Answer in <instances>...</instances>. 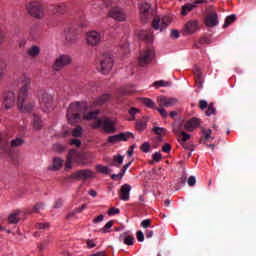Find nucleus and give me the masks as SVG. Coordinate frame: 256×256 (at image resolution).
Here are the masks:
<instances>
[{
    "label": "nucleus",
    "instance_id": "1",
    "mask_svg": "<svg viewBox=\"0 0 256 256\" xmlns=\"http://www.w3.org/2000/svg\"><path fill=\"white\" fill-rule=\"evenodd\" d=\"M21 87L18 90V94L13 91H8L4 94L3 105L5 109H11L17 103L18 109L22 113H31L35 103H27L29 97V89L31 88V78L28 76H23L20 78Z\"/></svg>",
    "mask_w": 256,
    "mask_h": 256
},
{
    "label": "nucleus",
    "instance_id": "2",
    "mask_svg": "<svg viewBox=\"0 0 256 256\" xmlns=\"http://www.w3.org/2000/svg\"><path fill=\"white\" fill-rule=\"evenodd\" d=\"M83 107H86V105L81 102H74L70 104L67 112V119L71 125H74V123H80L81 115H79V113L83 111Z\"/></svg>",
    "mask_w": 256,
    "mask_h": 256
},
{
    "label": "nucleus",
    "instance_id": "3",
    "mask_svg": "<svg viewBox=\"0 0 256 256\" xmlns=\"http://www.w3.org/2000/svg\"><path fill=\"white\" fill-rule=\"evenodd\" d=\"M157 103L159 105V107L157 108V111H158V113H160L161 117H163L165 119L169 116V114L167 113V110H165V108H163V107H175V105H177V103H179V100L177 98H169L167 96H160L157 99Z\"/></svg>",
    "mask_w": 256,
    "mask_h": 256
},
{
    "label": "nucleus",
    "instance_id": "4",
    "mask_svg": "<svg viewBox=\"0 0 256 256\" xmlns=\"http://www.w3.org/2000/svg\"><path fill=\"white\" fill-rule=\"evenodd\" d=\"M116 121L111 119V118H104V119H99L96 118V122L92 124L93 129H103L105 133H115V130L117 129Z\"/></svg>",
    "mask_w": 256,
    "mask_h": 256
},
{
    "label": "nucleus",
    "instance_id": "5",
    "mask_svg": "<svg viewBox=\"0 0 256 256\" xmlns=\"http://www.w3.org/2000/svg\"><path fill=\"white\" fill-rule=\"evenodd\" d=\"M153 59H155V50L153 47H147L142 50L138 56V65L140 67H148L153 63Z\"/></svg>",
    "mask_w": 256,
    "mask_h": 256
},
{
    "label": "nucleus",
    "instance_id": "6",
    "mask_svg": "<svg viewBox=\"0 0 256 256\" xmlns=\"http://www.w3.org/2000/svg\"><path fill=\"white\" fill-rule=\"evenodd\" d=\"M173 21V18L170 16H156L154 17L152 21V28L155 31H163L164 29H167L169 25H171V22Z\"/></svg>",
    "mask_w": 256,
    "mask_h": 256
},
{
    "label": "nucleus",
    "instance_id": "7",
    "mask_svg": "<svg viewBox=\"0 0 256 256\" xmlns=\"http://www.w3.org/2000/svg\"><path fill=\"white\" fill-rule=\"evenodd\" d=\"M173 131L176 133V137L183 149H186L187 151H195V146L193 143H187V141L191 139V134H187L185 131H177L175 128Z\"/></svg>",
    "mask_w": 256,
    "mask_h": 256
},
{
    "label": "nucleus",
    "instance_id": "8",
    "mask_svg": "<svg viewBox=\"0 0 256 256\" xmlns=\"http://www.w3.org/2000/svg\"><path fill=\"white\" fill-rule=\"evenodd\" d=\"M72 61L73 59H71V56L61 54L56 58L52 66V71H54V73H59V71H63V69L67 67V65H71Z\"/></svg>",
    "mask_w": 256,
    "mask_h": 256
},
{
    "label": "nucleus",
    "instance_id": "9",
    "mask_svg": "<svg viewBox=\"0 0 256 256\" xmlns=\"http://www.w3.org/2000/svg\"><path fill=\"white\" fill-rule=\"evenodd\" d=\"M27 10L31 17L35 19H43L45 17V9L43 8V4L39 2H31L27 6Z\"/></svg>",
    "mask_w": 256,
    "mask_h": 256
},
{
    "label": "nucleus",
    "instance_id": "10",
    "mask_svg": "<svg viewBox=\"0 0 256 256\" xmlns=\"http://www.w3.org/2000/svg\"><path fill=\"white\" fill-rule=\"evenodd\" d=\"M151 4L149 2H141L139 4L141 23L146 24L151 19Z\"/></svg>",
    "mask_w": 256,
    "mask_h": 256
},
{
    "label": "nucleus",
    "instance_id": "11",
    "mask_svg": "<svg viewBox=\"0 0 256 256\" xmlns=\"http://www.w3.org/2000/svg\"><path fill=\"white\" fill-rule=\"evenodd\" d=\"M100 67L104 75L109 73V71L113 69V57L110 54L102 55L100 59Z\"/></svg>",
    "mask_w": 256,
    "mask_h": 256
},
{
    "label": "nucleus",
    "instance_id": "12",
    "mask_svg": "<svg viewBox=\"0 0 256 256\" xmlns=\"http://www.w3.org/2000/svg\"><path fill=\"white\" fill-rule=\"evenodd\" d=\"M95 177V172L89 170V169H84V170H78L74 172L71 176L70 179H93Z\"/></svg>",
    "mask_w": 256,
    "mask_h": 256
},
{
    "label": "nucleus",
    "instance_id": "13",
    "mask_svg": "<svg viewBox=\"0 0 256 256\" xmlns=\"http://www.w3.org/2000/svg\"><path fill=\"white\" fill-rule=\"evenodd\" d=\"M79 157H81V153L77 152V150H70L67 155V160L65 163V169H73V161L74 163H79Z\"/></svg>",
    "mask_w": 256,
    "mask_h": 256
},
{
    "label": "nucleus",
    "instance_id": "14",
    "mask_svg": "<svg viewBox=\"0 0 256 256\" xmlns=\"http://www.w3.org/2000/svg\"><path fill=\"white\" fill-rule=\"evenodd\" d=\"M197 31H199V21L197 20L188 21L183 28L184 35H193Z\"/></svg>",
    "mask_w": 256,
    "mask_h": 256
},
{
    "label": "nucleus",
    "instance_id": "15",
    "mask_svg": "<svg viewBox=\"0 0 256 256\" xmlns=\"http://www.w3.org/2000/svg\"><path fill=\"white\" fill-rule=\"evenodd\" d=\"M86 41L88 45L95 47L101 43V34L97 31H90L87 33Z\"/></svg>",
    "mask_w": 256,
    "mask_h": 256
},
{
    "label": "nucleus",
    "instance_id": "16",
    "mask_svg": "<svg viewBox=\"0 0 256 256\" xmlns=\"http://www.w3.org/2000/svg\"><path fill=\"white\" fill-rule=\"evenodd\" d=\"M203 3H207V0H196L193 3L183 5L181 15H187V13H191L193 9H197V7H199V5H203Z\"/></svg>",
    "mask_w": 256,
    "mask_h": 256
},
{
    "label": "nucleus",
    "instance_id": "17",
    "mask_svg": "<svg viewBox=\"0 0 256 256\" xmlns=\"http://www.w3.org/2000/svg\"><path fill=\"white\" fill-rule=\"evenodd\" d=\"M108 15L109 17H111V19H114L115 21H118V22H123V21H126L127 19V14H125V12L117 8H113L112 10H110Z\"/></svg>",
    "mask_w": 256,
    "mask_h": 256
},
{
    "label": "nucleus",
    "instance_id": "18",
    "mask_svg": "<svg viewBox=\"0 0 256 256\" xmlns=\"http://www.w3.org/2000/svg\"><path fill=\"white\" fill-rule=\"evenodd\" d=\"M204 23L206 27H217V25H219V16L217 15V12L209 13L206 16Z\"/></svg>",
    "mask_w": 256,
    "mask_h": 256
},
{
    "label": "nucleus",
    "instance_id": "19",
    "mask_svg": "<svg viewBox=\"0 0 256 256\" xmlns=\"http://www.w3.org/2000/svg\"><path fill=\"white\" fill-rule=\"evenodd\" d=\"M131 195V185L124 184L120 188V199L121 201H129V197Z\"/></svg>",
    "mask_w": 256,
    "mask_h": 256
},
{
    "label": "nucleus",
    "instance_id": "20",
    "mask_svg": "<svg viewBox=\"0 0 256 256\" xmlns=\"http://www.w3.org/2000/svg\"><path fill=\"white\" fill-rule=\"evenodd\" d=\"M109 101H111V94L104 93L101 96L96 97L93 103L97 107H101V105H105L106 103H109Z\"/></svg>",
    "mask_w": 256,
    "mask_h": 256
},
{
    "label": "nucleus",
    "instance_id": "21",
    "mask_svg": "<svg viewBox=\"0 0 256 256\" xmlns=\"http://www.w3.org/2000/svg\"><path fill=\"white\" fill-rule=\"evenodd\" d=\"M39 103L42 107H49L53 103V97L48 93L43 92L39 97Z\"/></svg>",
    "mask_w": 256,
    "mask_h": 256
},
{
    "label": "nucleus",
    "instance_id": "22",
    "mask_svg": "<svg viewBox=\"0 0 256 256\" xmlns=\"http://www.w3.org/2000/svg\"><path fill=\"white\" fill-rule=\"evenodd\" d=\"M199 125H200L199 119L192 118L185 123L184 129H186V131L192 132V131H195V129H197Z\"/></svg>",
    "mask_w": 256,
    "mask_h": 256
},
{
    "label": "nucleus",
    "instance_id": "23",
    "mask_svg": "<svg viewBox=\"0 0 256 256\" xmlns=\"http://www.w3.org/2000/svg\"><path fill=\"white\" fill-rule=\"evenodd\" d=\"M119 241L124 243V245H134L135 238L133 236L127 234V232H124L123 234H121L119 236Z\"/></svg>",
    "mask_w": 256,
    "mask_h": 256
},
{
    "label": "nucleus",
    "instance_id": "24",
    "mask_svg": "<svg viewBox=\"0 0 256 256\" xmlns=\"http://www.w3.org/2000/svg\"><path fill=\"white\" fill-rule=\"evenodd\" d=\"M147 123H149V119H147V117H142L140 120L136 121V129L140 133H143V131L147 129Z\"/></svg>",
    "mask_w": 256,
    "mask_h": 256
},
{
    "label": "nucleus",
    "instance_id": "25",
    "mask_svg": "<svg viewBox=\"0 0 256 256\" xmlns=\"http://www.w3.org/2000/svg\"><path fill=\"white\" fill-rule=\"evenodd\" d=\"M41 53V48L37 45H33L27 50L28 57H37Z\"/></svg>",
    "mask_w": 256,
    "mask_h": 256
},
{
    "label": "nucleus",
    "instance_id": "26",
    "mask_svg": "<svg viewBox=\"0 0 256 256\" xmlns=\"http://www.w3.org/2000/svg\"><path fill=\"white\" fill-rule=\"evenodd\" d=\"M63 159L61 158H54L53 160V164H52V169L54 171H59V169H61V167H63Z\"/></svg>",
    "mask_w": 256,
    "mask_h": 256
},
{
    "label": "nucleus",
    "instance_id": "27",
    "mask_svg": "<svg viewBox=\"0 0 256 256\" xmlns=\"http://www.w3.org/2000/svg\"><path fill=\"white\" fill-rule=\"evenodd\" d=\"M19 221V212L12 213L8 217V223H10L11 225H17Z\"/></svg>",
    "mask_w": 256,
    "mask_h": 256
},
{
    "label": "nucleus",
    "instance_id": "28",
    "mask_svg": "<svg viewBox=\"0 0 256 256\" xmlns=\"http://www.w3.org/2000/svg\"><path fill=\"white\" fill-rule=\"evenodd\" d=\"M95 169L98 173H102L103 175H109V173H111V170L108 166L98 164L95 166Z\"/></svg>",
    "mask_w": 256,
    "mask_h": 256
},
{
    "label": "nucleus",
    "instance_id": "29",
    "mask_svg": "<svg viewBox=\"0 0 256 256\" xmlns=\"http://www.w3.org/2000/svg\"><path fill=\"white\" fill-rule=\"evenodd\" d=\"M66 11H67V6H65V4H58L53 9V12L58 13V15H63Z\"/></svg>",
    "mask_w": 256,
    "mask_h": 256
},
{
    "label": "nucleus",
    "instance_id": "30",
    "mask_svg": "<svg viewBox=\"0 0 256 256\" xmlns=\"http://www.w3.org/2000/svg\"><path fill=\"white\" fill-rule=\"evenodd\" d=\"M235 21H237V16L235 14L227 16L223 25L224 29H227V27H229V25H231L232 23H235Z\"/></svg>",
    "mask_w": 256,
    "mask_h": 256
},
{
    "label": "nucleus",
    "instance_id": "31",
    "mask_svg": "<svg viewBox=\"0 0 256 256\" xmlns=\"http://www.w3.org/2000/svg\"><path fill=\"white\" fill-rule=\"evenodd\" d=\"M118 136L120 137V141H129L131 138L135 139V135H133L131 132L120 133Z\"/></svg>",
    "mask_w": 256,
    "mask_h": 256
},
{
    "label": "nucleus",
    "instance_id": "32",
    "mask_svg": "<svg viewBox=\"0 0 256 256\" xmlns=\"http://www.w3.org/2000/svg\"><path fill=\"white\" fill-rule=\"evenodd\" d=\"M128 113L130 115V118L128 119V121H135L136 117L135 115L141 113V110L135 108V107H131L129 110H128Z\"/></svg>",
    "mask_w": 256,
    "mask_h": 256
},
{
    "label": "nucleus",
    "instance_id": "33",
    "mask_svg": "<svg viewBox=\"0 0 256 256\" xmlns=\"http://www.w3.org/2000/svg\"><path fill=\"white\" fill-rule=\"evenodd\" d=\"M87 209V204H83L81 207H78L72 211V213H69L67 217H73L74 215H77V213H83Z\"/></svg>",
    "mask_w": 256,
    "mask_h": 256
},
{
    "label": "nucleus",
    "instance_id": "34",
    "mask_svg": "<svg viewBox=\"0 0 256 256\" xmlns=\"http://www.w3.org/2000/svg\"><path fill=\"white\" fill-rule=\"evenodd\" d=\"M97 115H99V111L88 112L83 116V119H86V121H91L93 119H97Z\"/></svg>",
    "mask_w": 256,
    "mask_h": 256
},
{
    "label": "nucleus",
    "instance_id": "35",
    "mask_svg": "<svg viewBox=\"0 0 256 256\" xmlns=\"http://www.w3.org/2000/svg\"><path fill=\"white\" fill-rule=\"evenodd\" d=\"M114 163L112 164L114 167H121L124 158L121 155H115L113 158Z\"/></svg>",
    "mask_w": 256,
    "mask_h": 256
},
{
    "label": "nucleus",
    "instance_id": "36",
    "mask_svg": "<svg viewBox=\"0 0 256 256\" xmlns=\"http://www.w3.org/2000/svg\"><path fill=\"white\" fill-rule=\"evenodd\" d=\"M143 103L149 109H156V111H157V107L155 106V102L153 100H151L150 98H144Z\"/></svg>",
    "mask_w": 256,
    "mask_h": 256
},
{
    "label": "nucleus",
    "instance_id": "37",
    "mask_svg": "<svg viewBox=\"0 0 256 256\" xmlns=\"http://www.w3.org/2000/svg\"><path fill=\"white\" fill-rule=\"evenodd\" d=\"M217 113V109H215V105L210 103L208 105V109L206 110V116L211 117V115H215Z\"/></svg>",
    "mask_w": 256,
    "mask_h": 256
},
{
    "label": "nucleus",
    "instance_id": "38",
    "mask_svg": "<svg viewBox=\"0 0 256 256\" xmlns=\"http://www.w3.org/2000/svg\"><path fill=\"white\" fill-rule=\"evenodd\" d=\"M72 136L73 137H83V128L81 126H77L73 131H72Z\"/></svg>",
    "mask_w": 256,
    "mask_h": 256
},
{
    "label": "nucleus",
    "instance_id": "39",
    "mask_svg": "<svg viewBox=\"0 0 256 256\" xmlns=\"http://www.w3.org/2000/svg\"><path fill=\"white\" fill-rule=\"evenodd\" d=\"M152 85L153 87H169V85H171V82L160 80V81L154 82Z\"/></svg>",
    "mask_w": 256,
    "mask_h": 256
},
{
    "label": "nucleus",
    "instance_id": "40",
    "mask_svg": "<svg viewBox=\"0 0 256 256\" xmlns=\"http://www.w3.org/2000/svg\"><path fill=\"white\" fill-rule=\"evenodd\" d=\"M111 227H113V220L108 221L100 231L101 233H110L111 231L109 229Z\"/></svg>",
    "mask_w": 256,
    "mask_h": 256
},
{
    "label": "nucleus",
    "instance_id": "41",
    "mask_svg": "<svg viewBox=\"0 0 256 256\" xmlns=\"http://www.w3.org/2000/svg\"><path fill=\"white\" fill-rule=\"evenodd\" d=\"M24 143L25 141L23 139L16 138L11 141V147H21V145H23Z\"/></svg>",
    "mask_w": 256,
    "mask_h": 256
},
{
    "label": "nucleus",
    "instance_id": "42",
    "mask_svg": "<svg viewBox=\"0 0 256 256\" xmlns=\"http://www.w3.org/2000/svg\"><path fill=\"white\" fill-rule=\"evenodd\" d=\"M140 149L143 153H149V151H151V144L149 142H144Z\"/></svg>",
    "mask_w": 256,
    "mask_h": 256
},
{
    "label": "nucleus",
    "instance_id": "43",
    "mask_svg": "<svg viewBox=\"0 0 256 256\" xmlns=\"http://www.w3.org/2000/svg\"><path fill=\"white\" fill-rule=\"evenodd\" d=\"M33 127L36 131H39V129H41V127H43V122H41V119H39V118L34 119Z\"/></svg>",
    "mask_w": 256,
    "mask_h": 256
},
{
    "label": "nucleus",
    "instance_id": "44",
    "mask_svg": "<svg viewBox=\"0 0 256 256\" xmlns=\"http://www.w3.org/2000/svg\"><path fill=\"white\" fill-rule=\"evenodd\" d=\"M53 243V240L49 237L45 238L42 243H40V249H45L47 245H51Z\"/></svg>",
    "mask_w": 256,
    "mask_h": 256
},
{
    "label": "nucleus",
    "instance_id": "45",
    "mask_svg": "<svg viewBox=\"0 0 256 256\" xmlns=\"http://www.w3.org/2000/svg\"><path fill=\"white\" fill-rule=\"evenodd\" d=\"M119 142H121L119 134L112 135V136L108 137V143L114 144V143H119Z\"/></svg>",
    "mask_w": 256,
    "mask_h": 256
},
{
    "label": "nucleus",
    "instance_id": "46",
    "mask_svg": "<svg viewBox=\"0 0 256 256\" xmlns=\"http://www.w3.org/2000/svg\"><path fill=\"white\" fill-rule=\"evenodd\" d=\"M194 74L196 75V81H199V83H201V81H203V73H201V70L199 68H195Z\"/></svg>",
    "mask_w": 256,
    "mask_h": 256
},
{
    "label": "nucleus",
    "instance_id": "47",
    "mask_svg": "<svg viewBox=\"0 0 256 256\" xmlns=\"http://www.w3.org/2000/svg\"><path fill=\"white\" fill-rule=\"evenodd\" d=\"M211 133H213V131L211 129L208 130H204L203 134H204V139L206 141H209V139H211V141H213V139H215L214 137L211 136Z\"/></svg>",
    "mask_w": 256,
    "mask_h": 256
},
{
    "label": "nucleus",
    "instance_id": "48",
    "mask_svg": "<svg viewBox=\"0 0 256 256\" xmlns=\"http://www.w3.org/2000/svg\"><path fill=\"white\" fill-rule=\"evenodd\" d=\"M53 150L56 153H63V151H65V146L61 145V144H54L53 145Z\"/></svg>",
    "mask_w": 256,
    "mask_h": 256
},
{
    "label": "nucleus",
    "instance_id": "49",
    "mask_svg": "<svg viewBox=\"0 0 256 256\" xmlns=\"http://www.w3.org/2000/svg\"><path fill=\"white\" fill-rule=\"evenodd\" d=\"M129 167H131V162H128L123 166L122 170L120 171V179H123V177H125V173L127 172V169H129Z\"/></svg>",
    "mask_w": 256,
    "mask_h": 256
},
{
    "label": "nucleus",
    "instance_id": "50",
    "mask_svg": "<svg viewBox=\"0 0 256 256\" xmlns=\"http://www.w3.org/2000/svg\"><path fill=\"white\" fill-rule=\"evenodd\" d=\"M153 131L157 135H163V134L167 133V130L165 128H162V127H155V128H153Z\"/></svg>",
    "mask_w": 256,
    "mask_h": 256
},
{
    "label": "nucleus",
    "instance_id": "51",
    "mask_svg": "<svg viewBox=\"0 0 256 256\" xmlns=\"http://www.w3.org/2000/svg\"><path fill=\"white\" fill-rule=\"evenodd\" d=\"M121 213V210L119 208L112 207L108 210V215L113 216V215H119Z\"/></svg>",
    "mask_w": 256,
    "mask_h": 256
},
{
    "label": "nucleus",
    "instance_id": "52",
    "mask_svg": "<svg viewBox=\"0 0 256 256\" xmlns=\"http://www.w3.org/2000/svg\"><path fill=\"white\" fill-rule=\"evenodd\" d=\"M136 238H137V241H139L140 243H143V241H145V234H143L142 231H137Z\"/></svg>",
    "mask_w": 256,
    "mask_h": 256
},
{
    "label": "nucleus",
    "instance_id": "53",
    "mask_svg": "<svg viewBox=\"0 0 256 256\" xmlns=\"http://www.w3.org/2000/svg\"><path fill=\"white\" fill-rule=\"evenodd\" d=\"M36 229H49L50 225L49 223H36L35 225Z\"/></svg>",
    "mask_w": 256,
    "mask_h": 256
},
{
    "label": "nucleus",
    "instance_id": "54",
    "mask_svg": "<svg viewBox=\"0 0 256 256\" xmlns=\"http://www.w3.org/2000/svg\"><path fill=\"white\" fill-rule=\"evenodd\" d=\"M152 159L154 161H156L157 163H159V161H161V159H163V156L161 155L160 152H155L153 155H152Z\"/></svg>",
    "mask_w": 256,
    "mask_h": 256
},
{
    "label": "nucleus",
    "instance_id": "55",
    "mask_svg": "<svg viewBox=\"0 0 256 256\" xmlns=\"http://www.w3.org/2000/svg\"><path fill=\"white\" fill-rule=\"evenodd\" d=\"M199 107L203 111L209 107V103L206 100H200L199 101Z\"/></svg>",
    "mask_w": 256,
    "mask_h": 256
},
{
    "label": "nucleus",
    "instance_id": "56",
    "mask_svg": "<svg viewBox=\"0 0 256 256\" xmlns=\"http://www.w3.org/2000/svg\"><path fill=\"white\" fill-rule=\"evenodd\" d=\"M104 219L105 216L103 214H100L99 216L92 220V223H94V225H97V223H101V221H103Z\"/></svg>",
    "mask_w": 256,
    "mask_h": 256
},
{
    "label": "nucleus",
    "instance_id": "57",
    "mask_svg": "<svg viewBox=\"0 0 256 256\" xmlns=\"http://www.w3.org/2000/svg\"><path fill=\"white\" fill-rule=\"evenodd\" d=\"M145 43H153V34L149 33L143 37Z\"/></svg>",
    "mask_w": 256,
    "mask_h": 256
},
{
    "label": "nucleus",
    "instance_id": "58",
    "mask_svg": "<svg viewBox=\"0 0 256 256\" xmlns=\"http://www.w3.org/2000/svg\"><path fill=\"white\" fill-rule=\"evenodd\" d=\"M141 227L143 229H147L148 227H151V220L150 219H145L141 222Z\"/></svg>",
    "mask_w": 256,
    "mask_h": 256
},
{
    "label": "nucleus",
    "instance_id": "59",
    "mask_svg": "<svg viewBox=\"0 0 256 256\" xmlns=\"http://www.w3.org/2000/svg\"><path fill=\"white\" fill-rule=\"evenodd\" d=\"M196 183H197V178H195V176H190L188 179L189 187L195 186Z\"/></svg>",
    "mask_w": 256,
    "mask_h": 256
},
{
    "label": "nucleus",
    "instance_id": "60",
    "mask_svg": "<svg viewBox=\"0 0 256 256\" xmlns=\"http://www.w3.org/2000/svg\"><path fill=\"white\" fill-rule=\"evenodd\" d=\"M87 249H95L97 247V244L93 240H87Z\"/></svg>",
    "mask_w": 256,
    "mask_h": 256
},
{
    "label": "nucleus",
    "instance_id": "61",
    "mask_svg": "<svg viewBox=\"0 0 256 256\" xmlns=\"http://www.w3.org/2000/svg\"><path fill=\"white\" fill-rule=\"evenodd\" d=\"M71 145H75L76 147H81V140L74 138L70 141Z\"/></svg>",
    "mask_w": 256,
    "mask_h": 256
},
{
    "label": "nucleus",
    "instance_id": "62",
    "mask_svg": "<svg viewBox=\"0 0 256 256\" xmlns=\"http://www.w3.org/2000/svg\"><path fill=\"white\" fill-rule=\"evenodd\" d=\"M162 151L163 153H170L171 152V145L169 144H164V146L162 147Z\"/></svg>",
    "mask_w": 256,
    "mask_h": 256
},
{
    "label": "nucleus",
    "instance_id": "63",
    "mask_svg": "<svg viewBox=\"0 0 256 256\" xmlns=\"http://www.w3.org/2000/svg\"><path fill=\"white\" fill-rule=\"evenodd\" d=\"M171 37H172L173 39H179V31H177V30H172V31H171Z\"/></svg>",
    "mask_w": 256,
    "mask_h": 256
},
{
    "label": "nucleus",
    "instance_id": "64",
    "mask_svg": "<svg viewBox=\"0 0 256 256\" xmlns=\"http://www.w3.org/2000/svg\"><path fill=\"white\" fill-rule=\"evenodd\" d=\"M145 235L147 239H151V237L154 235L153 230H146Z\"/></svg>",
    "mask_w": 256,
    "mask_h": 256
}]
</instances>
